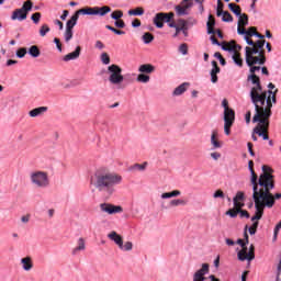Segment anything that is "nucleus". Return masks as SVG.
Wrapping results in <instances>:
<instances>
[{
    "mask_svg": "<svg viewBox=\"0 0 281 281\" xmlns=\"http://www.w3.org/2000/svg\"><path fill=\"white\" fill-rule=\"evenodd\" d=\"M267 63L266 56H252L250 64L246 60L247 67H249L250 74L247 77V82H250L249 98L252 104H262L269 100L270 95H278V89L274 91H262V85L260 83V77L256 75L257 71H261L262 67Z\"/></svg>",
    "mask_w": 281,
    "mask_h": 281,
    "instance_id": "nucleus-1",
    "label": "nucleus"
},
{
    "mask_svg": "<svg viewBox=\"0 0 281 281\" xmlns=\"http://www.w3.org/2000/svg\"><path fill=\"white\" fill-rule=\"evenodd\" d=\"M262 173L259 177V180H257V194H261V198L257 195V200L255 201V210H257V215L252 217V221H256V218H260L262 216V212L265 207H273V194H271V190H273V169L269 166H262L261 168Z\"/></svg>",
    "mask_w": 281,
    "mask_h": 281,
    "instance_id": "nucleus-2",
    "label": "nucleus"
},
{
    "mask_svg": "<svg viewBox=\"0 0 281 281\" xmlns=\"http://www.w3.org/2000/svg\"><path fill=\"white\" fill-rule=\"evenodd\" d=\"M278 102L276 95H270L267 102L252 103L255 106V115L252 117L254 124L257 126L254 128V133L265 140H269V120L272 115L271 109L273 104Z\"/></svg>",
    "mask_w": 281,
    "mask_h": 281,
    "instance_id": "nucleus-3",
    "label": "nucleus"
},
{
    "mask_svg": "<svg viewBox=\"0 0 281 281\" xmlns=\"http://www.w3.org/2000/svg\"><path fill=\"white\" fill-rule=\"evenodd\" d=\"M90 183L99 192L113 194L115 192V186L122 183V176L115 172H110L109 169L101 167L94 171L90 179Z\"/></svg>",
    "mask_w": 281,
    "mask_h": 281,
    "instance_id": "nucleus-4",
    "label": "nucleus"
},
{
    "mask_svg": "<svg viewBox=\"0 0 281 281\" xmlns=\"http://www.w3.org/2000/svg\"><path fill=\"white\" fill-rule=\"evenodd\" d=\"M244 40L246 41L247 45H249L245 47V60L248 61L249 65H251L254 56H265V40L254 42L247 36H244Z\"/></svg>",
    "mask_w": 281,
    "mask_h": 281,
    "instance_id": "nucleus-5",
    "label": "nucleus"
},
{
    "mask_svg": "<svg viewBox=\"0 0 281 281\" xmlns=\"http://www.w3.org/2000/svg\"><path fill=\"white\" fill-rule=\"evenodd\" d=\"M30 182L40 190H46L49 188L52 181L49 180V173L42 170H35L30 173Z\"/></svg>",
    "mask_w": 281,
    "mask_h": 281,
    "instance_id": "nucleus-6",
    "label": "nucleus"
},
{
    "mask_svg": "<svg viewBox=\"0 0 281 281\" xmlns=\"http://www.w3.org/2000/svg\"><path fill=\"white\" fill-rule=\"evenodd\" d=\"M245 240L243 239L237 240V245H240L241 247V250H239L237 254V258L241 262H245V260H247L248 262H251V260L256 258V255L254 254V245H250V247L247 248V245H249V235H247V233H245Z\"/></svg>",
    "mask_w": 281,
    "mask_h": 281,
    "instance_id": "nucleus-7",
    "label": "nucleus"
},
{
    "mask_svg": "<svg viewBox=\"0 0 281 281\" xmlns=\"http://www.w3.org/2000/svg\"><path fill=\"white\" fill-rule=\"evenodd\" d=\"M32 8H34V3L32 0H26L22 8L15 9L11 15L12 21H25L27 19V14L32 12Z\"/></svg>",
    "mask_w": 281,
    "mask_h": 281,
    "instance_id": "nucleus-8",
    "label": "nucleus"
},
{
    "mask_svg": "<svg viewBox=\"0 0 281 281\" xmlns=\"http://www.w3.org/2000/svg\"><path fill=\"white\" fill-rule=\"evenodd\" d=\"M109 80L111 85H120L124 82V76H122V68L120 66L112 64L108 67Z\"/></svg>",
    "mask_w": 281,
    "mask_h": 281,
    "instance_id": "nucleus-9",
    "label": "nucleus"
},
{
    "mask_svg": "<svg viewBox=\"0 0 281 281\" xmlns=\"http://www.w3.org/2000/svg\"><path fill=\"white\" fill-rule=\"evenodd\" d=\"M248 169L251 175L250 183L252 186V199L254 201H258V198L262 199V194L258 193V176L256 175V171H254V160H249Z\"/></svg>",
    "mask_w": 281,
    "mask_h": 281,
    "instance_id": "nucleus-10",
    "label": "nucleus"
},
{
    "mask_svg": "<svg viewBox=\"0 0 281 281\" xmlns=\"http://www.w3.org/2000/svg\"><path fill=\"white\" fill-rule=\"evenodd\" d=\"M99 207L100 211L103 212V214H109L110 216H112L113 214H121V212H123L122 206L113 205L111 203H101Z\"/></svg>",
    "mask_w": 281,
    "mask_h": 281,
    "instance_id": "nucleus-11",
    "label": "nucleus"
},
{
    "mask_svg": "<svg viewBox=\"0 0 281 281\" xmlns=\"http://www.w3.org/2000/svg\"><path fill=\"white\" fill-rule=\"evenodd\" d=\"M169 27H175L176 29V33L173 34V38H177V36H179V34H183V36H188V22H186V20H180V25H177V23L175 22H167Z\"/></svg>",
    "mask_w": 281,
    "mask_h": 281,
    "instance_id": "nucleus-12",
    "label": "nucleus"
},
{
    "mask_svg": "<svg viewBox=\"0 0 281 281\" xmlns=\"http://www.w3.org/2000/svg\"><path fill=\"white\" fill-rule=\"evenodd\" d=\"M210 273V265L203 263L202 268L193 274V281H205V276Z\"/></svg>",
    "mask_w": 281,
    "mask_h": 281,
    "instance_id": "nucleus-13",
    "label": "nucleus"
},
{
    "mask_svg": "<svg viewBox=\"0 0 281 281\" xmlns=\"http://www.w3.org/2000/svg\"><path fill=\"white\" fill-rule=\"evenodd\" d=\"M189 8H192V2L188 1L183 3V1H181V4L175 7L177 16H188Z\"/></svg>",
    "mask_w": 281,
    "mask_h": 281,
    "instance_id": "nucleus-14",
    "label": "nucleus"
},
{
    "mask_svg": "<svg viewBox=\"0 0 281 281\" xmlns=\"http://www.w3.org/2000/svg\"><path fill=\"white\" fill-rule=\"evenodd\" d=\"M212 65V69H211V82H213L214 85H216V82H218V77L217 74H221V68L218 67V63H216V60H213L211 63Z\"/></svg>",
    "mask_w": 281,
    "mask_h": 281,
    "instance_id": "nucleus-15",
    "label": "nucleus"
},
{
    "mask_svg": "<svg viewBox=\"0 0 281 281\" xmlns=\"http://www.w3.org/2000/svg\"><path fill=\"white\" fill-rule=\"evenodd\" d=\"M240 201H245V193L243 191H238L236 193V196L233 199L234 207H236V209L245 207V203H243Z\"/></svg>",
    "mask_w": 281,
    "mask_h": 281,
    "instance_id": "nucleus-16",
    "label": "nucleus"
},
{
    "mask_svg": "<svg viewBox=\"0 0 281 281\" xmlns=\"http://www.w3.org/2000/svg\"><path fill=\"white\" fill-rule=\"evenodd\" d=\"M222 49L224 52H229V54H238V52L243 49V46H240V44H236V42H231L228 46H222Z\"/></svg>",
    "mask_w": 281,
    "mask_h": 281,
    "instance_id": "nucleus-17",
    "label": "nucleus"
},
{
    "mask_svg": "<svg viewBox=\"0 0 281 281\" xmlns=\"http://www.w3.org/2000/svg\"><path fill=\"white\" fill-rule=\"evenodd\" d=\"M80 52H82V48L80 46H77L75 52L64 56V61L69 63V60H78V58H80Z\"/></svg>",
    "mask_w": 281,
    "mask_h": 281,
    "instance_id": "nucleus-18",
    "label": "nucleus"
},
{
    "mask_svg": "<svg viewBox=\"0 0 281 281\" xmlns=\"http://www.w3.org/2000/svg\"><path fill=\"white\" fill-rule=\"evenodd\" d=\"M188 87H190L189 82H183L180 86H178L172 92L173 98L183 95L188 91Z\"/></svg>",
    "mask_w": 281,
    "mask_h": 281,
    "instance_id": "nucleus-19",
    "label": "nucleus"
},
{
    "mask_svg": "<svg viewBox=\"0 0 281 281\" xmlns=\"http://www.w3.org/2000/svg\"><path fill=\"white\" fill-rule=\"evenodd\" d=\"M164 23H166V15L164 14V12L157 13L154 16V25L161 30V27H164Z\"/></svg>",
    "mask_w": 281,
    "mask_h": 281,
    "instance_id": "nucleus-20",
    "label": "nucleus"
},
{
    "mask_svg": "<svg viewBox=\"0 0 281 281\" xmlns=\"http://www.w3.org/2000/svg\"><path fill=\"white\" fill-rule=\"evenodd\" d=\"M108 238L115 243L117 245L119 249L122 247V244L124 240L122 239V236H120L115 231H112L110 234H108Z\"/></svg>",
    "mask_w": 281,
    "mask_h": 281,
    "instance_id": "nucleus-21",
    "label": "nucleus"
},
{
    "mask_svg": "<svg viewBox=\"0 0 281 281\" xmlns=\"http://www.w3.org/2000/svg\"><path fill=\"white\" fill-rule=\"evenodd\" d=\"M222 106L224 109V117H236V113L234 112V110L229 109L227 99H224L222 101Z\"/></svg>",
    "mask_w": 281,
    "mask_h": 281,
    "instance_id": "nucleus-22",
    "label": "nucleus"
},
{
    "mask_svg": "<svg viewBox=\"0 0 281 281\" xmlns=\"http://www.w3.org/2000/svg\"><path fill=\"white\" fill-rule=\"evenodd\" d=\"M21 265L24 271H32V269H34V263H32V257L22 258Z\"/></svg>",
    "mask_w": 281,
    "mask_h": 281,
    "instance_id": "nucleus-23",
    "label": "nucleus"
},
{
    "mask_svg": "<svg viewBox=\"0 0 281 281\" xmlns=\"http://www.w3.org/2000/svg\"><path fill=\"white\" fill-rule=\"evenodd\" d=\"M78 19H80V15H78L77 12L71 15V18L66 23V30H74L76 25L78 24Z\"/></svg>",
    "mask_w": 281,
    "mask_h": 281,
    "instance_id": "nucleus-24",
    "label": "nucleus"
},
{
    "mask_svg": "<svg viewBox=\"0 0 281 281\" xmlns=\"http://www.w3.org/2000/svg\"><path fill=\"white\" fill-rule=\"evenodd\" d=\"M87 249V244L85 243V238L80 237L77 240V247L72 249V256H76L78 251H85Z\"/></svg>",
    "mask_w": 281,
    "mask_h": 281,
    "instance_id": "nucleus-25",
    "label": "nucleus"
},
{
    "mask_svg": "<svg viewBox=\"0 0 281 281\" xmlns=\"http://www.w3.org/2000/svg\"><path fill=\"white\" fill-rule=\"evenodd\" d=\"M76 13L78 14V16H80V14H83L87 16H95V7L94 8L87 7L83 9H79L76 11Z\"/></svg>",
    "mask_w": 281,
    "mask_h": 281,
    "instance_id": "nucleus-26",
    "label": "nucleus"
},
{
    "mask_svg": "<svg viewBox=\"0 0 281 281\" xmlns=\"http://www.w3.org/2000/svg\"><path fill=\"white\" fill-rule=\"evenodd\" d=\"M236 120V117H224V133L225 135H229L232 133V131L229 128H232V126L234 125V121Z\"/></svg>",
    "mask_w": 281,
    "mask_h": 281,
    "instance_id": "nucleus-27",
    "label": "nucleus"
},
{
    "mask_svg": "<svg viewBox=\"0 0 281 281\" xmlns=\"http://www.w3.org/2000/svg\"><path fill=\"white\" fill-rule=\"evenodd\" d=\"M257 214H258V211L256 210V214L251 217L252 226L248 229V232L251 236H254V234H256V229H258V221H260V218H262V214H265V211H262L260 218H256ZM254 218H256V220H254Z\"/></svg>",
    "mask_w": 281,
    "mask_h": 281,
    "instance_id": "nucleus-28",
    "label": "nucleus"
},
{
    "mask_svg": "<svg viewBox=\"0 0 281 281\" xmlns=\"http://www.w3.org/2000/svg\"><path fill=\"white\" fill-rule=\"evenodd\" d=\"M43 113H47V106L35 108L29 112V115L30 117H38V115H43Z\"/></svg>",
    "mask_w": 281,
    "mask_h": 281,
    "instance_id": "nucleus-29",
    "label": "nucleus"
},
{
    "mask_svg": "<svg viewBox=\"0 0 281 281\" xmlns=\"http://www.w3.org/2000/svg\"><path fill=\"white\" fill-rule=\"evenodd\" d=\"M111 12V7L103 5V7H95V16H106Z\"/></svg>",
    "mask_w": 281,
    "mask_h": 281,
    "instance_id": "nucleus-30",
    "label": "nucleus"
},
{
    "mask_svg": "<svg viewBox=\"0 0 281 281\" xmlns=\"http://www.w3.org/2000/svg\"><path fill=\"white\" fill-rule=\"evenodd\" d=\"M217 16H222V21L224 23H232L234 21V18L229 14L228 11H217Z\"/></svg>",
    "mask_w": 281,
    "mask_h": 281,
    "instance_id": "nucleus-31",
    "label": "nucleus"
},
{
    "mask_svg": "<svg viewBox=\"0 0 281 281\" xmlns=\"http://www.w3.org/2000/svg\"><path fill=\"white\" fill-rule=\"evenodd\" d=\"M138 71L140 74H153V71H155V66L150 64H144L139 66Z\"/></svg>",
    "mask_w": 281,
    "mask_h": 281,
    "instance_id": "nucleus-32",
    "label": "nucleus"
},
{
    "mask_svg": "<svg viewBox=\"0 0 281 281\" xmlns=\"http://www.w3.org/2000/svg\"><path fill=\"white\" fill-rule=\"evenodd\" d=\"M238 23L237 25L241 27H246V25H249V16L245 13H240V15L237 16Z\"/></svg>",
    "mask_w": 281,
    "mask_h": 281,
    "instance_id": "nucleus-33",
    "label": "nucleus"
},
{
    "mask_svg": "<svg viewBox=\"0 0 281 281\" xmlns=\"http://www.w3.org/2000/svg\"><path fill=\"white\" fill-rule=\"evenodd\" d=\"M188 205V201L183 199H175L169 202L170 207H179V206H186Z\"/></svg>",
    "mask_w": 281,
    "mask_h": 281,
    "instance_id": "nucleus-34",
    "label": "nucleus"
},
{
    "mask_svg": "<svg viewBox=\"0 0 281 281\" xmlns=\"http://www.w3.org/2000/svg\"><path fill=\"white\" fill-rule=\"evenodd\" d=\"M27 53L32 58H38L41 56V49L36 45L31 46Z\"/></svg>",
    "mask_w": 281,
    "mask_h": 281,
    "instance_id": "nucleus-35",
    "label": "nucleus"
},
{
    "mask_svg": "<svg viewBox=\"0 0 281 281\" xmlns=\"http://www.w3.org/2000/svg\"><path fill=\"white\" fill-rule=\"evenodd\" d=\"M232 58H233V63H235L237 67H240V68L243 67L244 61H243V57L240 56V53L233 54Z\"/></svg>",
    "mask_w": 281,
    "mask_h": 281,
    "instance_id": "nucleus-36",
    "label": "nucleus"
},
{
    "mask_svg": "<svg viewBox=\"0 0 281 281\" xmlns=\"http://www.w3.org/2000/svg\"><path fill=\"white\" fill-rule=\"evenodd\" d=\"M127 14L130 16H142L144 14V9L143 8H136L133 10H128Z\"/></svg>",
    "mask_w": 281,
    "mask_h": 281,
    "instance_id": "nucleus-37",
    "label": "nucleus"
},
{
    "mask_svg": "<svg viewBox=\"0 0 281 281\" xmlns=\"http://www.w3.org/2000/svg\"><path fill=\"white\" fill-rule=\"evenodd\" d=\"M228 8H229L231 12H233V14H235L237 18L240 16V14H241L240 7H238L234 3H229Z\"/></svg>",
    "mask_w": 281,
    "mask_h": 281,
    "instance_id": "nucleus-38",
    "label": "nucleus"
},
{
    "mask_svg": "<svg viewBox=\"0 0 281 281\" xmlns=\"http://www.w3.org/2000/svg\"><path fill=\"white\" fill-rule=\"evenodd\" d=\"M143 42L145 43V45H148L150 43H153V41H155V36H153V34L150 33H145L143 36Z\"/></svg>",
    "mask_w": 281,
    "mask_h": 281,
    "instance_id": "nucleus-39",
    "label": "nucleus"
},
{
    "mask_svg": "<svg viewBox=\"0 0 281 281\" xmlns=\"http://www.w3.org/2000/svg\"><path fill=\"white\" fill-rule=\"evenodd\" d=\"M64 38H65L66 43H69V41H71L74 38V30L66 29Z\"/></svg>",
    "mask_w": 281,
    "mask_h": 281,
    "instance_id": "nucleus-40",
    "label": "nucleus"
},
{
    "mask_svg": "<svg viewBox=\"0 0 281 281\" xmlns=\"http://www.w3.org/2000/svg\"><path fill=\"white\" fill-rule=\"evenodd\" d=\"M48 32H50L49 25L43 24L40 29V36H47Z\"/></svg>",
    "mask_w": 281,
    "mask_h": 281,
    "instance_id": "nucleus-41",
    "label": "nucleus"
},
{
    "mask_svg": "<svg viewBox=\"0 0 281 281\" xmlns=\"http://www.w3.org/2000/svg\"><path fill=\"white\" fill-rule=\"evenodd\" d=\"M137 82H143L146 85V82H150V76L140 74L137 76Z\"/></svg>",
    "mask_w": 281,
    "mask_h": 281,
    "instance_id": "nucleus-42",
    "label": "nucleus"
},
{
    "mask_svg": "<svg viewBox=\"0 0 281 281\" xmlns=\"http://www.w3.org/2000/svg\"><path fill=\"white\" fill-rule=\"evenodd\" d=\"M110 16L114 21H120V19H122V16H124V12L116 10V11L112 12Z\"/></svg>",
    "mask_w": 281,
    "mask_h": 281,
    "instance_id": "nucleus-43",
    "label": "nucleus"
},
{
    "mask_svg": "<svg viewBox=\"0 0 281 281\" xmlns=\"http://www.w3.org/2000/svg\"><path fill=\"white\" fill-rule=\"evenodd\" d=\"M122 251H131L133 249V243L126 241L125 244L123 243L120 248Z\"/></svg>",
    "mask_w": 281,
    "mask_h": 281,
    "instance_id": "nucleus-44",
    "label": "nucleus"
},
{
    "mask_svg": "<svg viewBox=\"0 0 281 281\" xmlns=\"http://www.w3.org/2000/svg\"><path fill=\"white\" fill-rule=\"evenodd\" d=\"M211 144L213 148H221V143L216 139V134L213 133L211 136Z\"/></svg>",
    "mask_w": 281,
    "mask_h": 281,
    "instance_id": "nucleus-45",
    "label": "nucleus"
},
{
    "mask_svg": "<svg viewBox=\"0 0 281 281\" xmlns=\"http://www.w3.org/2000/svg\"><path fill=\"white\" fill-rule=\"evenodd\" d=\"M106 30H110V32H113L114 34H117V36H122L123 34H126L124 31H120L111 25H105Z\"/></svg>",
    "mask_w": 281,
    "mask_h": 281,
    "instance_id": "nucleus-46",
    "label": "nucleus"
},
{
    "mask_svg": "<svg viewBox=\"0 0 281 281\" xmlns=\"http://www.w3.org/2000/svg\"><path fill=\"white\" fill-rule=\"evenodd\" d=\"M238 209H231L226 212V216H231V218H236V216H238Z\"/></svg>",
    "mask_w": 281,
    "mask_h": 281,
    "instance_id": "nucleus-47",
    "label": "nucleus"
},
{
    "mask_svg": "<svg viewBox=\"0 0 281 281\" xmlns=\"http://www.w3.org/2000/svg\"><path fill=\"white\" fill-rule=\"evenodd\" d=\"M101 63L103 65H109L111 63V57H109V54L106 53L101 54Z\"/></svg>",
    "mask_w": 281,
    "mask_h": 281,
    "instance_id": "nucleus-48",
    "label": "nucleus"
},
{
    "mask_svg": "<svg viewBox=\"0 0 281 281\" xmlns=\"http://www.w3.org/2000/svg\"><path fill=\"white\" fill-rule=\"evenodd\" d=\"M25 54H27V48H20L16 50L15 56L18 58H25Z\"/></svg>",
    "mask_w": 281,
    "mask_h": 281,
    "instance_id": "nucleus-49",
    "label": "nucleus"
},
{
    "mask_svg": "<svg viewBox=\"0 0 281 281\" xmlns=\"http://www.w3.org/2000/svg\"><path fill=\"white\" fill-rule=\"evenodd\" d=\"M213 199H225V192L218 189L213 193Z\"/></svg>",
    "mask_w": 281,
    "mask_h": 281,
    "instance_id": "nucleus-50",
    "label": "nucleus"
},
{
    "mask_svg": "<svg viewBox=\"0 0 281 281\" xmlns=\"http://www.w3.org/2000/svg\"><path fill=\"white\" fill-rule=\"evenodd\" d=\"M178 50L182 56H188V44H181Z\"/></svg>",
    "mask_w": 281,
    "mask_h": 281,
    "instance_id": "nucleus-51",
    "label": "nucleus"
},
{
    "mask_svg": "<svg viewBox=\"0 0 281 281\" xmlns=\"http://www.w3.org/2000/svg\"><path fill=\"white\" fill-rule=\"evenodd\" d=\"M31 20L33 21V23H35V25H38V23L41 22V13H34L31 15Z\"/></svg>",
    "mask_w": 281,
    "mask_h": 281,
    "instance_id": "nucleus-52",
    "label": "nucleus"
},
{
    "mask_svg": "<svg viewBox=\"0 0 281 281\" xmlns=\"http://www.w3.org/2000/svg\"><path fill=\"white\" fill-rule=\"evenodd\" d=\"M146 166H148V162H144L143 165L135 164V165L133 166V170H140V171H144V170H146Z\"/></svg>",
    "mask_w": 281,
    "mask_h": 281,
    "instance_id": "nucleus-53",
    "label": "nucleus"
},
{
    "mask_svg": "<svg viewBox=\"0 0 281 281\" xmlns=\"http://www.w3.org/2000/svg\"><path fill=\"white\" fill-rule=\"evenodd\" d=\"M280 229H281V220L274 227L273 240H278V234H279Z\"/></svg>",
    "mask_w": 281,
    "mask_h": 281,
    "instance_id": "nucleus-54",
    "label": "nucleus"
},
{
    "mask_svg": "<svg viewBox=\"0 0 281 281\" xmlns=\"http://www.w3.org/2000/svg\"><path fill=\"white\" fill-rule=\"evenodd\" d=\"M165 15V23H170L175 19V13L169 12V13H164Z\"/></svg>",
    "mask_w": 281,
    "mask_h": 281,
    "instance_id": "nucleus-55",
    "label": "nucleus"
},
{
    "mask_svg": "<svg viewBox=\"0 0 281 281\" xmlns=\"http://www.w3.org/2000/svg\"><path fill=\"white\" fill-rule=\"evenodd\" d=\"M238 214L240 215V218H249V212L243 210V209H237Z\"/></svg>",
    "mask_w": 281,
    "mask_h": 281,
    "instance_id": "nucleus-56",
    "label": "nucleus"
},
{
    "mask_svg": "<svg viewBox=\"0 0 281 281\" xmlns=\"http://www.w3.org/2000/svg\"><path fill=\"white\" fill-rule=\"evenodd\" d=\"M114 25H115V27H119V29H124V27H126V23H124L123 22V20H116L115 22H114Z\"/></svg>",
    "mask_w": 281,
    "mask_h": 281,
    "instance_id": "nucleus-57",
    "label": "nucleus"
},
{
    "mask_svg": "<svg viewBox=\"0 0 281 281\" xmlns=\"http://www.w3.org/2000/svg\"><path fill=\"white\" fill-rule=\"evenodd\" d=\"M54 43H55L58 52H63V45L60 44V40L58 37L54 38Z\"/></svg>",
    "mask_w": 281,
    "mask_h": 281,
    "instance_id": "nucleus-58",
    "label": "nucleus"
},
{
    "mask_svg": "<svg viewBox=\"0 0 281 281\" xmlns=\"http://www.w3.org/2000/svg\"><path fill=\"white\" fill-rule=\"evenodd\" d=\"M237 34L240 36H246L247 30L243 29L240 25L237 26Z\"/></svg>",
    "mask_w": 281,
    "mask_h": 281,
    "instance_id": "nucleus-59",
    "label": "nucleus"
},
{
    "mask_svg": "<svg viewBox=\"0 0 281 281\" xmlns=\"http://www.w3.org/2000/svg\"><path fill=\"white\" fill-rule=\"evenodd\" d=\"M247 146H248L249 155H250L251 157H256V153H254V144L248 143Z\"/></svg>",
    "mask_w": 281,
    "mask_h": 281,
    "instance_id": "nucleus-60",
    "label": "nucleus"
},
{
    "mask_svg": "<svg viewBox=\"0 0 281 281\" xmlns=\"http://www.w3.org/2000/svg\"><path fill=\"white\" fill-rule=\"evenodd\" d=\"M207 34H216L214 26H210V23H206Z\"/></svg>",
    "mask_w": 281,
    "mask_h": 281,
    "instance_id": "nucleus-61",
    "label": "nucleus"
},
{
    "mask_svg": "<svg viewBox=\"0 0 281 281\" xmlns=\"http://www.w3.org/2000/svg\"><path fill=\"white\" fill-rule=\"evenodd\" d=\"M254 34H256V31H254V27H250L246 31V35L249 38V36H254Z\"/></svg>",
    "mask_w": 281,
    "mask_h": 281,
    "instance_id": "nucleus-62",
    "label": "nucleus"
},
{
    "mask_svg": "<svg viewBox=\"0 0 281 281\" xmlns=\"http://www.w3.org/2000/svg\"><path fill=\"white\" fill-rule=\"evenodd\" d=\"M206 23H210L211 27H214V25H216V21L212 15H209V21Z\"/></svg>",
    "mask_w": 281,
    "mask_h": 281,
    "instance_id": "nucleus-63",
    "label": "nucleus"
},
{
    "mask_svg": "<svg viewBox=\"0 0 281 281\" xmlns=\"http://www.w3.org/2000/svg\"><path fill=\"white\" fill-rule=\"evenodd\" d=\"M97 49H104V44L101 41L95 42Z\"/></svg>",
    "mask_w": 281,
    "mask_h": 281,
    "instance_id": "nucleus-64",
    "label": "nucleus"
}]
</instances>
